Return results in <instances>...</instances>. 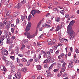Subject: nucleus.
Listing matches in <instances>:
<instances>
[{
	"instance_id": "f257e3e1",
	"label": "nucleus",
	"mask_w": 79,
	"mask_h": 79,
	"mask_svg": "<svg viewBox=\"0 0 79 79\" xmlns=\"http://www.w3.org/2000/svg\"><path fill=\"white\" fill-rule=\"evenodd\" d=\"M75 23V21L74 20H72L71 21L69 25L67 27V32L69 35L70 36L69 39H71L73 38H74V34L75 33L74 31H73V30L72 29V27H71V26H73L74 24V23Z\"/></svg>"
},
{
	"instance_id": "f03ea898",
	"label": "nucleus",
	"mask_w": 79,
	"mask_h": 79,
	"mask_svg": "<svg viewBox=\"0 0 79 79\" xmlns=\"http://www.w3.org/2000/svg\"><path fill=\"white\" fill-rule=\"evenodd\" d=\"M24 34L25 36H27L28 39H33L35 37V35H31V34L29 32H25L24 33Z\"/></svg>"
},
{
	"instance_id": "7ed1b4c3",
	"label": "nucleus",
	"mask_w": 79,
	"mask_h": 79,
	"mask_svg": "<svg viewBox=\"0 0 79 79\" xmlns=\"http://www.w3.org/2000/svg\"><path fill=\"white\" fill-rule=\"evenodd\" d=\"M24 15H21V19L22 20H26L27 18V12L26 11L25 12L24 14Z\"/></svg>"
},
{
	"instance_id": "20e7f679",
	"label": "nucleus",
	"mask_w": 79,
	"mask_h": 79,
	"mask_svg": "<svg viewBox=\"0 0 79 79\" xmlns=\"http://www.w3.org/2000/svg\"><path fill=\"white\" fill-rule=\"evenodd\" d=\"M31 23L30 22H28L27 26L26 27L25 29V31L26 32H27L29 31L30 29H31Z\"/></svg>"
},
{
	"instance_id": "39448f33",
	"label": "nucleus",
	"mask_w": 79,
	"mask_h": 79,
	"mask_svg": "<svg viewBox=\"0 0 79 79\" xmlns=\"http://www.w3.org/2000/svg\"><path fill=\"white\" fill-rule=\"evenodd\" d=\"M1 53L2 55H6V56L8 55V52L6 49H4V51H1Z\"/></svg>"
},
{
	"instance_id": "423d86ee",
	"label": "nucleus",
	"mask_w": 79,
	"mask_h": 79,
	"mask_svg": "<svg viewBox=\"0 0 79 79\" xmlns=\"http://www.w3.org/2000/svg\"><path fill=\"white\" fill-rule=\"evenodd\" d=\"M0 70L1 71H4V72H6L7 71V69L5 68V67L3 66H2L0 67Z\"/></svg>"
},
{
	"instance_id": "0eeeda50",
	"label": "nucleus",
	"mask_w": 79,
	"mask_h": 79,
	"mask_svg": "<svg viewBox=\"0 0 79 79\" xmlns=\"http://www.w3.org/2000/svg\"><path fill=\"white\" fill-rule=\"evenodd\" d=\"M6 25V24H5L4 21L3 23H2L0 24V29H3Z\"/></svg>"
},
{
	"instance_id": "6e6552de",
	"label": "nucleus",
	"mask_w": 79,
	"mask_h": 79,
	"mask_svg": "<svg viewBox=\"0 0 79 79\" xmlns=\"http://www.w3.org/2000/svg\"><path fill=\"white\" fill-rule=\"evenodd\" d=\"M22 6V4L21 3H19L17 5H16L15 6V8H19L21 6Z\"/></svg>"
},
{
	"instance_id": "1a4fd4ad",
	"label": "nucleus",
	"mask_w": 79,
	"mask_h": 79,
	"mask_svg": "<svg viewBox=\"0 0 79 79\" xmlns=\"http://www.w3.org/2000/svg\"><path fill=\"white\" fill-rule=\"evenodd\" d=\"M73 65V61L70 62L68 65V68H72Z\"/></svg>"
},
{
	"instance_id": "9d476101",
	"label": "nucleus",
	"mask_w": 79,
	"mask_h": 79,
	"mask_svg": "<svg viewBox=\"0 0 79 79\" xmlns=\"http://www.w3.org/2000/svg\"><path fill=\"white\" fill-rule=\"evenodd\" d=\"M4 23H5L6 24H11V23H12L11 21H8V20H4Z\"/></svg>"
},
{
	"instance_id": "9b49d317",
	"label": "nucleus",
	"mask_w": 79,
	"mask_h": 79,
	"mask_svg": "<svg viewBox=\"0 0 79 79\" xmlns=\"http://www.w3.org/2000/svg\"><path fill=\"white\" fill-rule=\"evenodd\" d=\"M61 35H60V36H59V40L61 43H63V42H64V40L62 38V37H61Z\"/></svg>"
},
{
	"instance_id": "f8f14e48",
	"label": "nucleus",
	"mask_w": 79,
	"mask_h": 79,
	"mask_svg": "<svg viewBox=\"0 0 79 79\" xmlns=\"http://www.w3.org/2000/svg\"><path fill=\"white\" fill-rule=\"evenodd\" d=\"M61 29V26H60V25H58L56 27V31H58L59 30Z\"/></svg>"
},
{
	"instance_id": "ddd939ff",
	"label": "nucleus",
	"mask_w": 79,
	"mask_h": 79,
	"mask_svg": "<svg viewBox=\"0 0 79 79\" xmlns=\"http://www.w3.org/2000/svg\"><path fill=\"white\" fill-rule=\"evenodd\" d=\"M25 48V45L24 44H22V47L21 48V50L22 51L24 50V49Z\"/></svg>"
},
{
	"instance_id": "4468645a",
	"label": "nucleus",
	"mask_w": 79,
	"mask_h": 79,
	"mask_svg": "<svg viewBox=\"0 0 79 79\" xmlns=\"http://www.w3.org/2000/svg\"><path fill=\"white\" fill-rule=\"evenodd\" d=\"M37 70H41V69H42V67L40 65H38L37 66Z\"/></svg>"
},
{
	"instance_id": "2eb2a0df",
	"label": "nucleus",
	"mask_w": 79,
	"mask_h": 79,
	"mask_svg": "<svg viewBox=\"0 0 79 79\" xmlns=\"http://www.w3.org/2000/svg\"><path fill=\"white\" fill-rule=\"evenodd\" d=\"M22 70L23 72H24V73H26V71H27V68L24 67L22 69Z\"/></svg>"
},
{
	"instance_id": "dca6fc26",
	"label": "nucleus",
	"mask_w": 79,
	"mask_h": 79,
	"mask_svg": "<svg viewBox=\"0 0 79 79\" xmlns=\"http://www.w3.org/2000/svg\"><path fill=\"white\" fill-rule=\"evenodd\" d=\"M31 14L33 15V16H34V15L35 14V13H35V10H31Z\"/></svg>"
},
{
	"instance_id": "f3484780",
	"label": "nucleus",
	"mask_w": 79,
	"mask_h": 79,
	"mask_svg": "<svg viewBox=\"0 0 79 79\" xmlns=\"http://www.w3.org/2000/svg\"><path fill=\"white\" fill-rule=\"evenodd\" d=\"M21 60L22 62H25V63L27 62V59L26 58H22L21 59Z\"/></svg>"
},
{
	"instance_id": "a211bd4d",
	"label": "nucleus",
	"mask_w": 79,
	"mask_h": 79,
	"mask_svg": "<svg viewBox=\"0 0 79 79\" xmlns=\"http://www.w3.org/2000/svg\"><path fill=\"white\" fill-rule=\"evenodd\" d=\"M9 2V0H5V1L4 2V5H7L8 4Z\"/></svg>"
},
{
	"instance_id": "6ab92c4d",
	"label": "nucleus",
	"mask_w": 79,
	"mask_h": 79,
	"mask_svg": "<svg viewBox=\"0 0 79 79\" xmlns=\"http://www.w3.org/2000/svg\"><path fill=\"white\" fill-rule=\"evenodd\" d=\"M49 62H50V60L46 59L43 62V63H49Z\"/></svg>"
},
{
	"instance_id": "aec40b11",
	"label": "nucleus",
	"mask_w": 79,
	"mask_h": 79,
	"mask_svg": "<svg viewBox=\"0 0 79 79\" xmlns=\"http://www.w3.org/2000/svg\"><path fill=\"white\" fill-rule=\"evenodd\" d=\"M22 23H23V26H26V25L27 22L26 21L24 20H22Z\"/></svg>"
},
{
	"instance_id": "412c9836",
	"label": "nucleus",
	"mask_w": 79,
	"mask_h": 79,
	"mask_svg": "<svg viewBox=\"0 0 79 79\" xmlns=\"http://www.w3.org/2000/svg\"><path fill=\"white\" fill-rule=\"evenodd\" d=\"M13 16L14 17H16V16H18V12H14L13 14Z\"/></svg>"
},
{
	"instance_id": "4be33fe9",
	"label": "nucleus",
	"mask_w": 79,
	"mask_h": 79,
	"mask_svg": "<svg viewBox=\"0 0 79 79\" xmlns=\"http://www.w3.org/2000/svg\"><path fill=\"white\" fill-rule=\"evenodd\" d=\"M66 63H64L62 64V68H66Z\"/></svg>"
},
{
	"instance_id": "5701e85b",
	"label": "nucleus",
	"mask_w": 79,
	"mask_h": 79,
	"mask_svg": "<svg viewBox=\"0 0 79 79\" xmlns=\"http://www.w3.org/2000/svg\"><path fill=\"white\" fill-rule=\"evenodd\" d=\"M54 64H55L53 63L52 64L51 66L49 67V69H51L53 67V66H54Z\"/></svg>"
},
{
	"instance_id": "b1692460",
	"label": "nucleus",
	"mask_w": 79,
	"mask_h": 79,
	"mask_svg": "<svg viewBox=\"0 0 79 79\" xmlns=\"http://www.w3.org/2000/svg\"><path fill=\"white\" fill-rule=\"evenodd\" d=\"M2 60L3 61H6V57L3 56L2 57Z\"/></svg>"
},
{
	"instance_id": "393cba45",
	"label": "nucleus",
	"mask_w": 79,
	"mask_h": 79,
	"mask_svg": "<svg viewBox=\"0 0 79 79\" xmlns=\"http://www.w3.org/2000/svg\"><path fill=\"white\" fill-rule=\"evenodd\" d=\"M51 75H52V73L50 72H48L47 74V77H50Z\"/></svg>"
},
{
	"instance_id": "a878e982",
	"label": "nucleus",
	"mask_w": 79,
	"mask_h": 79,
	"mask_svg": "<svg viewBox=\"0 0 79 79\" xmlns=\"http://www.w3.org/2000/svg\"><path fill=\"white\" fill-rule=\"evenodd\" d=\"M6 64L7 65V66H8V65H9V64H10V62L8 60H7L6 61Z\"/></svg>"
},
{
	"instance_id": "bb28decb",
	"label": "nucleus",
	"mask_w": 79,
	"mask_h": 79,
	"mask_svg": "<svg viewBox=\"0 0 79 79\" xmlns=\"http://www.w3.org/2000/svg\"><path fill=\"white\" fill-rule=\"evenodd\" d=\"M65 69H66V67H62V70L61 72H64L65 71Z\"/></svg>"
},
{
	"instance_id": "cd10ccee",
	"label": "nucleus",
	"mask_w": 79,
	"mask_h": 79,
	"mask_svg": "<svg viewBox=\"0 0 79 79\" xmlns=\"http://www.w3.org/2000/svg\"><path fill=\"white\" fill-rule=\"evenodd\" d=\"M10 58L12 60H13V61H14V60H15V56H10Z\"/></svg>"
},
{
	"instance_id": "c85d7f7f",
	"label": "nucleus",
	"mask_w": 79,
	"mask_h": 79,
	"mask_svg": "<svg viewBox=\"0 0 79 79\" xmlns=\"http://www.w3.org/2000/svg\"><path fill=\"white\" fill-rule=\"evenodd\" d=\"M11 13V11L9 10L6 13V16H8Z\"/></svg>"
},
{
	"instance_id": "c756f323",
	"label": "nucleus",
	"mask_w": 79,
	"mask_h": 79,
	"mask_svg": "<svg viewBox=\"0 0 79 79\" xmlns=\"http://www.w3.org/2000/svg\"><path fill=\"white\" fill-rule=\"evenodd\" d=\"M73 61L74 62V63L76 64V63H77V58H75L74 59Z\"/></svg>"
},
{
	"instance_id": "7c9ffc66",
	"label": "nucleus",
	"mask_w": 79,
	"mask_h": 79,
	"mask_svg": "<svg viewBox=\"0 0 79 79\" xmlns=\"http://www.w3.org/2000/svg\"><path fill=\"white\" fill-rule=\"evenodd\" d=\"M5 36H6V38L7 39H10V36L8 34H6L5 35Z\"/></svg>"
},
{
	"instance_id": "2f4dec72",
	"label": "nucleus",
	"mask_w": 79,
	"mask_h": 79,
	"mask_svg": "<svg viewBox=\"0 0 79 79\" xmlns=\"http://www.w3.org/2000/svg\"><path fill=\"white\" fill-rule=\"evenodd\" d=\"M52 48H53V49H54V50H56V49H57V46H53Z\"/></svg>"
},
{
	"instance_id": "473e14b6",
	"label": "nucleus",
	"mask_w": 79,
	"mask_h": 79,
	"mask_svg": "<svg viewBox=\"0 0 79 79\" xmlns=\"http://www.w3.org/2000/svg\"><path fill=\"white\" fill-rule=\"evenodd\" d=\"M24 42L27 44L28 43V40L26 39L24 40Z\"/></svg>"
},
{
	"instance_id": "72a5a7b5",
	"label": "nucleus",
	"mask_w": 79,
	"mask_h": 79,
	"mask_svg": "<svg viewBox=\"0 0 79 79\" xmlns=\"http://www.w3.org/2000/svg\"><path fill=\"white\" fill-rule=\"evenodd\" d=\"M31 18H32V15H30L28 17V20H30Z\"/></svg>"
},
{
	"instance_id": "f704fd0d",
	"label": "nucleus",
	"mask_w": 79,
	"mask_h": 79,
	"mask_svg": "<svg viewBox=\"0 0 79 79\" xmlns=\"http://www.w3.org/2000/svg\"><path fill=\"white\" fill-rule=\"evenodd\" d=\"M10 41H11V40H10V38H9L7 39V44H9V43L10 42Z\"/></svg>"
},
{
	"instance_id": "c9c22d12",
	"label": "nucleus",
	"mask_w": 79,
	"mask_h": 79,
	"mask_svg": "<svg viewBox=\"0 0 79 79\" xmlns=\"http://www.w3.org/2000/svg\"><path fill=\"white\" fill-rule=\"evenodd\" d=\"M39 61V59L38 58H36L35 59L34 61L35 62H38Z\"/></svg>"
},
{
	"instance_id": "e433bc0d",
	"label": "nucleus",
	"mask_w": 79,
	"mask_h": 79,
	"mask_svg": "<svg viewBox=\"0 0 79 79\" xmlns=\"http://www.w3.org/2000/svg\"><path fill=\"white\" fill-rule=\"evenodd\" d=\"M45 25L46 26V27H47V28H49L50 27V25L47 24L46 23L45 24Z\"/></svg>"
},
{
	"instance_id": "4c0bfd02",
	"label": "nucleus",
	"mask_w": 79,
	"mask_h": 79,
	"mask_svg": "<svg viewBox=\"0 0 79 79\" xmlns=\"http://www.w3.org/2000/svg\"><path fill=\"white\" fill-rule=\"evenodd\" d=\"M62 76L64 77L65 76H67V74L65 73H63L62 74Z\"/></svg>"
},
{
	"instance_id": "58836bf2",
	"label": "nucleus",
	"mask_w": 79,
	"mask_h": 79,
	"mask_svg": "<svg viewBox=\"0 0 79 79\" xmlns=\"http://www.w3.org/2000/svg\"><path fill=\"white\" fill-rule=\"evenodd\" d=\"M60 12L62 15H64V10H61Z\"/></svg>"
},
{
	"instance_id": "ea45409f",
	"label": "nucleus",
	"mask_w": 79,
	"mask_h": 79,
	"mask_svg": "<svg viewBox=\"0 0 79 79\" xmlns=\"http://www.w3.org/2000/svg\"><path fill=\"white\" fill-rule=\"evenodd\" d=\"M57 67L60 68H61V64L60 63H58V64Z\"/></svg>"
},
{
	"instance_id": "a19ab883",
	"label": "nucleus",
	"mask_w": 79,
	"mask_h": 79,
	"mask_svg": "<svg viewBox=\"0 0 79 79\" xmlns=\"http://www.w3.org/2000/svg\"><path fill=\"white\" fill-rule=\"evenodd\" d=\"M0 42L1 45H3V40H0Z\"/></svg>"
},
{
	"instance_id": "79ce46f5",
	"label": "nucleus",
	"mask_w": 79,
	"mask_h": 79,
	"mask_svg": "<svg viewBox=\"0 0 79 79\" xmlns=\"http://www.w3.org/2000/svg\"><path fill=\"white\" fill-rule=\"evenodd\" d=\"M13 62H10V66L11 67H12L13 66Z\"/></svg>"
},
{
	"instance_id": "37998d69",
	"label": "nucleus",
	"mask_w": 79,
	"mask_h": 79,
	"mask_svg": "<svg viewBox=\"0 0 79 79\" xmlns=\"http://www.w3.org/2000/svg\"><path fill=\"white\" fill-rule=\"evenodd\" d=\"M75 5H79V1H77L75 4Z\"/></svg>"
},
{
	"instance_id": "c03bdc74",
	"label": "nucleus",
	"mask_w": 79,
	"mask_h": 79,
	"mask_svg": "<svg viewBox=\"0 0 79 79\" xmlns=\"http://www.w3.org/2000/svg\"><path fill=\"white\" fill-rule=\"evenodd\" d=\"M52 42L55 44V43L56 42V40H55V39H52Z\"/></svg>"
},
{
	"instance_id": "a18cd8bd",
	"label": "nucleus",
	"mask_w": 79,
	"mask_h": 79,
	"mask_svg": "<svg viewBox=\"0 0 79 79\" xmlns=\"http://www.w3.org/2000/svg\"><path fill=\"white\" fill-rule=\"evenodd\" d=\"M54 60V58H53V57L51 58L50 59V61H51V62H53Z\"/></svg>"
},
{
	"instance_id": "49530a36",
	"label": "nucleus",
	"mask_w": 79,
	"mask_h": 79,
	"mask_svg": "<svg viewBox=\"0 0 79 79\" xmlns=\"http://www.w3.org/2000/svg\"><path fill=\"white\" fill-rule=\"evenodd\" d=\"M11 6L10 5V4H8L7 6V8H10L11 7Z\"/></svg>"
},
{
	"instance_id": "de8ad7c7",
	"label": "nucleus",
	"mask_w": 79,
	"mask_h": 79,
	"mask_svg": "<svg viewBox=\"0 0 79 79\" xmlns=\"http://www.w3.org/2000/svg\"><path fill=\"white\" fill-rule=\"evenodd\" d=\"M41 22H42V20H41L38 23L37 26V27H39V26L40 25V24L41 23Z\"/></svg>"
},
{
	"instance_id": "09e8293b",
	"label": "nucleus",
	"mask_w": 79,
	"mask_h": 79,
	"mask_svg": "<svg viewBox=\"0 0 79 79\" xmlns=\"http://www.w3.org/2000/svg\"><path fill=\"white\" fill-rule=\"evenodd\" d=\"M20 57H23V54H19L18 55Z\"/></svg>"
},
{
	"instance_id": "8fccbe9b",
	"label": "nucleus",
	"mask_w": 79,
	"mask_h": 79,
	"mask_svg": "<svg viewBox=\"0 0 79 79\" xmlns=\"http://www.w3.org/2000/svg\"><path fill=\"white\" fill-rule=\"evenodd\" d=\"M53 44H55V43H53V42H52L48 44V45H53Z\"/></svg>"
},
{
	"instance_id": "3c124183",
	"label": "nucleus",
	"mask_w": 79,
	"mask_h": 79,
	"mask_svg": "<svg viewBox=\"0 0 79 79\" xmlns=\"http://www.w3.org/2000/svg\"><path fill=\"white\" fill-rule=\"evenodd\" d=\"M53 3H54V5H57V4H58V2H56L55 1H53Z\"/></svg>"
},
{
	"instance_id": "603ef678",
	"label": "nucleus",
	"mask_w": 79,
	"mask_h": 79,
	"mask_svg": "<svg viewBox=\"0 0 79 79\" xmlns=\"http://www.w3.org/2000/svg\"><path fill=\"white\" fill-rule=\"evenodd\" d=\"M17 61L19 63L20 62V60H19V59L18 57L17 58Z\"/></svg>"
},
{
	"instance_id": "864d4df0",
	"label": "nucleus",
	"mask_w": 79,
	"mask_h": 79,
	"mask_svg": "<svg viewBox=\"0 0 79 79\" xmlns=\"http://www.w3.org/2000/svg\"><path fill=\"white\" fill-rule=\"evenodd\" d=\"M35 13H39L40 11L39 10H35Z\"/></svg>"
},
{
	"instance_id": "5fc2aeb1",
	"label": "nucleus",
	"mask_w": 79,
	"mask_h": 79,
	"mask_svg": "<svg viewBox=\"0 0 79 79\" xmlns=\"http://www.w3.org/2000/svg\"><path fill=\"white\" fill-rule=\"evenodd\" d=\"M21 3L23 4H24V3H26V0H23V1L21 2Z\"/></svg>"
},
{
	"instance_id": "6e6d98bb",
	"label": "nucleus",
	"mask_w": 79,
	"mask_h": 79,
	"mask_svg": "<svg viewBox=\"0 0 79 79\" xmlns=\"http://www.w3.org/2000/svg\"><path fill=\"white\" fill-rule=\"evenodd\" d=\"M42 76H40L37 77V79H42Z\"/></svg>"
},
{
	"instance_id": "4d7b16f0",
	"label": "nucleus",
	"mask_w": 79,
	"mask_h": 79,
	"mask_svg": "<svg viewBox=\"0 0 79 79\" xmlns=\"http://www.w3.org/2000/svg\"><path fill=\"white\" fill-rule=\"evenodd\" d=\"M75 52L77 53H79V50L77 49H76Z\"/></svg>"
},
{
	"instance_id": "13d9d810",
	"label": "nucleus",
	"mask_w": 79,
	"mask_h": 79,
	"mask_svg": "<svg viewBox=\"0 0 79 79\" xmlns=\"http://www.w3.org/2000/svg\"><path fill=\"white\" fill-rule=\"evenodd\" d=\"M10 44H11V45L12 46H14V45H15V43L13 42H10Z\"/></svg>"
},
{
	"instance_id": "bf43d9fd",
	"label": "nucleus",
	"mask_w": 79,
	"mask_h": 79,
	"mask_svg": "<svg viewBox=\"0 0 79 79\" xmlns=\"http://www.w3.org/2000/svg\"><path fill=\"white\" fill-rule=\"evenodd\" d=\"M5 38V37L4 35H2L1 36V39H2V40H4Z\"/></svg>"
},
{
	"instance_id": "052dcab7",
	"label": "nucleus",
	"mask_w": 79,
	"mask_h": 79,
	"mask_svg": "<svg viewBox=\"0 0 79 79\" xmlns=\"http://www.w3.org/2000/svg\"><path fill=\"white\" fill-rule=\"evenodd\" d=\"M14 30L13 28H12L11 29V31L12 32V33L13 34L14 33Z\"/></svg>"
},
{
	"instance_id": "680f3d73",
	"label": "nucleus",
	"mask_w": 79,
	"mask_h": 79,
	"mask_svg": "<svg viewBox=\"0 0 79 79\" xmlns=\"http://www.w3.org/2000/svg\"><path fill=\"white\" fill-rule=\"evenodd\" d=\"M59 52H60V51L58 50H57V51H56L55 52L56 55H58Z\"/></svg>"
},
{
	"instance_id": "e2e57ef3",
	"label": "nucleus",
	"mask_w": 79,
	"mask_h": 79,
	"mask_svg": "<svg viewBox=\"0 0 79 79\" xmlns=\"http://www.w3.org/2000/svg\"><path fill=\"white\" fill-rule=\"evenodd\" d=\"M47 23L49 24H51V23H52V22H51V20H48L47 22Z\"/></svg>"
},
{
	"instance_id": "0e129e2a",
	"label": "nucleus",
	"mask_w": 79,
	"mask_h": 79,
	"mask_svg": "<svg viewBox=\"0 0 79 79\" xmlns=\"http://www.w3.org/2000/svg\"><path fill=\"white\" fill-rule=\"evenodd\" d=\"M62 57V56H61V55H60L58 56V59H61V58Z\"/></svg>"
},
{
	"instance_id": "69168bd1",
	"label": "nucleus",
	"mask_w": 79,
	"mask_h": 79,
	"mask_svg": "<svg viewBox=\"0 0 79 79\" xmlns=\"http://www.w3.org/2000/svg\"><path fill=\"white\" fill-rule=\"evenodd\" d=\"M44 37V34H42L39 37V38H40L43 37Z\"/></svg>"
},
{
	"instance_id": "338daca9",
	"label": "nucleus",
	"mask_w": 79,
	"mask_h": 79,
	"mask_svg": "<svg viewBox=\"0 0 79 79\" xmlns=\"http://www.w3.org/2000/svg\"><path fill=\"white\" fill-rule=\"evenodd\" d=\"M51 58V56H50L49 55H48L47 56V59H50Z\"/></svg>"
},
{
	"instance_id": "774afa93",
	"label": "nucleus",
	"mask_w": 79,
	"mask_h": 79,
	"mask_svg": "<svg viewBox=\"0 0 79 79\" xmlns=\"http://www.w3.org/2000/svg\"><path fill=\"white\" fill-rule=\"evenodd\" d=\"M51 41H52V40H51V39H48L47 40V41L48 42H51Z\"/></svg>"
}]
</instances>
